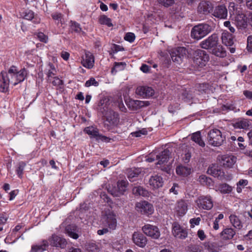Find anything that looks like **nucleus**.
<instances>
[{
  "label": "nucleus",
  "instance_id": "27",
  "mask_svg": "<svg viewBox=\"0 0 252 252\" xmlns=\"http://www.w3.org/2000/svg\"><path fill=\"white\" fill-rule=\"evenodd\" d=\"M23 18L25 19L32 21L35 24H38L40 22V18L37 15H34V12L31 10H27L24 12Z\"/></svg>",
  "mask_w": 252,
  "mask_h": 252
},
{
  "label": "nucleus",
  "instance_id": "52",
  "mask_svg": "<svg viewBox=\"0 0 252 252\" xmlns=\"http://www.w3.org/2000/svg\"><path fill=\"white\" fill-rule=\"evenodd\" d=\"M208 88V84L206 83H202L198 84L197 86V88L199 92L201 93H203L206 91V90Z\"/></svg>",
  "mask_w": 252,
  "mask_h": 252
},
{
  "label": "nucleus",
  "instance_id": "50",
  "mask_svg": "<svg viewBox=\"0 0 252 252\" xmlns=\"http://www.w3.org/2000/svg\"><path fill=\"white\" fill-rule=\"evenodd\" d=\"M135 38V34L132 32H127L126 33L124 39L130 43L133 42Z\"/></svg>",
  "mask_w": 252,
  "mask_h": 252
},
{
  "label": "nucleus",
  "instance_id": "49",
  "mask_svg": "<svg viewBox=\"0 0 252 252\" xmlns=\"http://www.w3.org/2000/svg\"><path fill=\"white\" fill-rule=\"evenodd\" d=\"M224 217V216L222 214H220L219 215L218 217H217L215 220L214 221L213 223V228L215 230H218L219 228V222L220 220H222Z\"/></svg>",
  "mask_w": 252,
  "mask_h": 252
},
{
  "label": "nucleus",
  "instance_id": "22",
  "mask_svg": "<svg viewBox=\"0 0 252 252\" xmlns=\"http://www.w3.org/2000/svg\"><path fill=\"white\" fill-rule=\"evenodd\" d=\"M213 10V5L209 1H202L198 6V11L200 13L207 14Z\"/></svg>",
  "mask_w": 252,
  "mask_h": 252
},
{
  "label": "nucleus",
  "instance_id": "41",
  "mask_svg": "<svg viewBox=\"0 0 252 252\" xmlns=\"http://www.w3.org/2000/svg\"><path fill=\"white\" fill-rule=\"evenodd\" d=\"M218 190L222 193H229L232 190V188L228 184L223 183L218 186Z\"/></svg>",
  "mask_w": 252,
  "mask_h": 252
},
{
  "label": "nucleus",
  "instance_id": "31",
  "mask_svg": "<svg viewBox=\"0 0 252 252\" xmlns=\"http://www.w3.org/2000/svg\"><path fill=\"white\" fill-rule=\"evenodd\" d=\"M235 234L236 232L234 229L228 227L224 229L220 233V235L222 239L227 240L232 239Z\"/></svg>",
  "mask_w": 252,
  "mask_h": 252
},
{
  "label": "nucleus",
  "instance_id": "63",
  "mask_svg": "<svg viewBox=\"0 0 252 252\" xmlns=\"http://www.w3.org/2000/svg\"><path fill=\"white\" fill-rule=\"evenodd\" d=\"M178 188L179 186L178 184L174 183L169 191L171 192H173L175 194H177L178 193Z\"/></svg>",
  "mask_w": 252,
  "mask_h": 252
},
{
  "label": "nucleus",
  "instance_id": "21",
  "mask_svg": "<svg viewBox=\"0 0 252 252\" xmlns=\"http://www.w3.org/2000/svg\"><path fill=\"white\" fill-rule=\"evenodd\" d=\"M234 126L236 128L248 129L251 128L252 126L250 120L240 118L234 124Z\"/></svg>",
  "mask_w": 252,
  "mask_h": 252
},
{
  "label": "nucleus",
  "instance_id": "61",
  "mask_svg": "<svg viewBox=\"0 0 252 252\" xmlns=\"http://www.w3.org/2000/svg\"><path fill=\"white\" fill-rule=\"evenodd\" d=\"M234 106L232 105H223L221 106L220 110L222 111H227L228 110H231L234 109Z\"/></svg>",
  "mask_w": 252,
  "mask_h": 252
},
{
  "label": "nucleus",
  "instance_id": "24",
  "mask_svg": "<svg viewBox=\"0 0 252 252\" xmlns=\"http://www.w3.org/2000/svg\"><path fill=\"white\" fill-rule=\"evenodd\" d=\"M236 161V158L232 155H224L221 157V163L223 166L232 167Z\"/></svg>",
  "mask_w": 252,
  "mask_h": 252
},
{
  "label": "nucleus",
  "instance_id": "15",
  "mask_svg": "<svg viewBox=\"0 0 252 252\" xmlns=\"http://www.w3.org/2000/svg\"><path fill=\"white\" fill-rule=\"evenodd\" d=\"M94 55L89 51H86L85 56L82 57L81 63L83 66L89 69L94 66Z\"/></svg>",
  "mask_w": 252,
  "mask_h": 252
},
{
  "label": "nucleus",
  "instance_id": "58",
  "mask_svg": "<svg viewBox=\"0 0 252 252\" xmlns=\"http://www.w3.org/2000/svg\"><path fill=\"white\" fill-rule=\"evenodd\" d=\"M110 140L111 139L110 138L100 134L98 135V137L96 138V140L97 141L100 140L102 142H105L107 143L109 142Z\"/></svg>",
  "mask_w": 252,
  "mask_h": 252
},
{
  "label": "nucleus",
  "instance_id": "19",
  "mask_svg": "<svg viewBox=\"0 0 252 252\" xmlns=\"http://www.w3.org/2000/svg\"><path fill=\"white\" fill-rule=\"evenodd\" d=\"M172 233L174 237L181 239H185L188 235L187 231L182 229L178 223L174 224Z\"/></svg>",
  "mask_w": 252,
  "mask_h": 252
},
{
  "label": "nucleus",
  "instance_id": "64",
  "mask_svg": "<svg viewBox=\"0 0 252 252\" xmlns=\"http://www.w3.org/2000/svg\"><path fill=\"white\" fill-rule=\"evenodd\" d=\"M191 252H201L202 250L199 246H193L190 248Z\"/></svg>",
  "mask_w": 252,
  "mask_h": 252
},
{
  "label": "nucleus",
  "instance_id": "42",
  "mask_svg": "<svg viewBox=\"0 0 252 252\" xmlns=\"http://www.w3.org/2000/svg\"><path fill=\"white\" fill-rule=\"evenodd\" d=\"M69 26L71 32L80 33L82 31L80 25L75 21H70L69 22Z\"/></svg>",
  "mask_w": 252,
  "mask_h": 252
},
{
  "label": "nucleus",
  "instance_id": "45",
  "mask_svg": "<svg viewBox=\"0 0 252 252\" xmlns=\"http://www.w3.org/2000/svg\"><path fill=\"white\" fill-rule=\"evenodd\" d=\"M86 250L89 252H99V248L94 242H89L86 245Z\"/></svg>",
  "mask_w": 252,
  "mask_h": 252
},
{
  "label": "nucleus",
  "instance_id": "26",
  "mask_svg": "<svg viewBox=\"0 0 252 252\" xmlns=\"http://www.w3.org/2000/svg\"><path fill=\"white\" fill-rule=\"evenodd\" d=\"M205 250L209 252H219L221 250V246L217 242H206L203 243Z\"/></svg>",
  "mask_w": 252,
  "mask_h": 252
},
{
  "label": "nucleus",
  "instance_id": "35",
  "mask_svg": "<svg viewBox=\"0 0 252 252\" xmlns=\"http://www.w3.org/2000/svg\"><path fill=\"white\" fill-rule=\"evenodd\" d=\"M107 121L112 125L116 126L118 124L120 120L118 113L113 112L110 115L107 116Z\"/></svg>",
  "mask_w": 252,
  "mask_h": 252
},
{
  "label": "nucleus",
  "instance_id": "53",
  "mask_svg": "<svg viewBox=\"0 0 252 252\" xmlns=\"http://www.w3.org/2000/svg\"><path fill=\"white\" fill-rule=\"evenodd\" d=\"M37 37L41 42L47 43L48 41V36L44 34L43 32L38 33Z\"/></svg>",
  "mask_w": 252,
  "mask_h": 252
},
{
  "label": "nucleus",
  "instance_id": "33",
  "mask_svg": "<svg viewBox=\"0 0 252 252\" xmlns=\"http://www.w3.org/2000/svg\"><path fill=\"white\" fill-rule=\"evenodd\" d=\"M212 53L213 55L220 58H224L226 56V52L224 48L218 44L212 49Z\"/></svg>",
  "mask_w": 252,
  "mask_h": 252
},
{
  "label": "nucleus",
  "instance_id": "4",
  "mask_svg": "<svg viewBox=\"0 0 252 252\" xmlns=\"http://www.w3.org/2000/svg\"><path fill=\"white\" fill-rule=\"evenodd\" d=\"M193 61L195 65L199 67L205 66L208 61L210 58L209 54L204 50L201 49H197L193 54Z\"/></svg>",
  "mask_w": 252,
  "mask_h": 252
},
{
  "label": "nucleus",
  "instance_id": "17",
  "mask_svg": "<svg viewBox=\"0 0 252 252\" xmlns=\"http://www.w3.org/2000/svg\"><path fill=\"white\" fill-rule=\"evenodd\" d=\"M50 242L52 246L62 249L64 248L67 244L66 241L64 238L56 235H52Z\"/></svg>",
  "mask_w": 252,
  "mask_h": 252
},
{
  "label": "nucleus",
  "instance_id": "37",
  "mask_svg": "<svg viewBox=\"0 0 252 252\" xmlns=\"http://www.w3.org/2000/svg\"><path fill=\"white\" fill-rule=\"evenodd\" d=\"M84 131L91 137L95 138L96 140L99 135L98 129L94 126H88L84 129Z\"/></svg>",
  "mask_w": 252,
  "mask_h": 252
},
{
  "label": "nucleus",
  "instance_id": "20",
  "mask_svg": "<svg viewBox=\"0 0 252 252\" xmlns=\"http://www.w3.org/2000/svg\"><path fill=\"white\" fill-rule=\"evenodd\" d=\"M207 172L209 174L220 180L224 178V172L216 165H213L209 167Z\"/></svg>",
  "mask_w": 252,
  "mask_h": 252
},
{
  "label": "nucleus",
  "instance_id": "29",
  "mask_svg": "<svg viewBox=\"0 0 252 252\" xmlns=\"http://www.w3.org/2000/svg\"><path fill=\"white\" fill-rule=\"evenodd\" d=\"M235 23L239 29H245L247 26L246 16L244 14H237L235 17Z\"/></svg>",
  "mask_w": 252,
  "mask_h": 252
},
{
  "label": "nucleus",
  "instance_id": "62",
  "mask_svg": "<svg viewBox=\"0 0 252 252\" xmlns=\"http://www.w3.org/2000/svg\"><path fill=\"white\" fill-rule=\"evenodd\" d=\"M52 17L55 21H61L62 15L60 13H55L52 14Z\"/></svg>",
  "mask_w": 252,
  "mask_h": 252
},
{
  "label": "nucleus",
  "instance_id": "34",
  "mask_svg": "<svg viewBox=\"0 0 252 252\" xmlns=\"http://www.w3.org/2000/svg\"><path fill=\"white\" fill-rule=\"evenodd\" d=\"M176 172L179 175L187 176L190 174L191 169L187 166L179 165L176 167Z\"/></svg>",
  "mask_w": 252,
  "mask_h": 252
},
{
  "label": "nucleus",
  "instance_id": "57",
  "mask_svg": "<svg viewBox=\"0 0 252 252\" xmlns=\"http://www.w3.org/2000/svg\"><path fill=\"white\" fill-rule=\"evenodd\" d=\"M200 220L201 219L199 217L196 218H192L189 220V222L191 224V225L194 227L195 225H199Z\"/></svg>",
  "mask_w": 252,
  "mask_h": 252
},
{
  "label": "nucleus",
  "instance_id": "38",
  "mask_svg": "<svg viewBox=\"0 0 252 252\" xmlns=\"http://www.w3.org/2000/svg\"><path fill=\"white\" fill-rule=\"evenodd\" d=\"M192 141L198 144L200 146L204 147L205 146V142L202 140L200 131L193 133L191 137Z\"/></svg>",
  "mask_w": 252,
  "mask_h": 252
},
{
  "label": "nucleus",
  "instance_id": "14",
  "mask_svg": "<svg viewBox=\"0 0 252 252\" xmlns=\"http://www.w3.org/2000/svg\"><path fill=\"white\" fill-rule=\"evenodd\" d=\"M227 13V9L226 6L223 4L216 6L215 9L212 10V15L213 16L221 19H226Z\"/></svg>",
  "mask_w": 252,
  "mask_h": 252
},
{
  "label": "nucleus",
  "instance_id": "23",
  "mask_svg": "<svg viewBox=\"0 0 252 252\" xmlns=\"http://www.w3.org/2000/svg\"><path fill=\"white\" fill-rule=\"evenodd\" d=\"M149 183L150 186L153 189H158L162 187L163 180L160 176L155 175L151 177Z\"/></svg>",
  "mask_w": 252,
  "mask_h": 252
},
{
  "label": "nucleus",
  "instance_id": "39",
  "mask_svg": "<svg viewBox=\"0 0 252 252\" xmlns=\"http://www.w3.org/2000/svg\"><path fill=\"white\" fill-rule=\"evenodd\" d=\"M48 246L47 241H44L42 244L33 245L32 247L31 252H43Z\"/></svg>",
  "mask_w": 252,
  "mask_h": 252
},
{
  "label": "nucleus",
  "instance_id": "48",
  "mask_svg": "<svg viewBox=\"0 0 252 252\" xmlns=\"http://www.w3.org/2000/svg\"><path fill=\"white\" fill-rule=\"evenodd\" d=\"M98 85L99 83L96 81L94 78L92 77L86 82L85 86L86 87H89L91 86L97 87L98 86Z\"/></svg>",
  "mask_w": 252,
  "mask_h": 252
},
{
  "label": "nucleus",
  "instance_id": "55",
  "mask_svg": "<svg viewBox=\"0 0 252 252\" xmlns=\"http://www.w3.org/2000/svg\"><path fill=\"white\" fill-rule=\"evenodd\" d=\"M52 84L55 86L60 87L63 84V80L58 77H54V80L52 82Z\"/></svg>",
  "mask_w": 252,
  "mask_h": 252
},
{
  "label": "nucleus",
  "instance_id": "40",
  "mask_svg": "<svg viewBox=\"0 0 252 252\" xmlns=\"http://www.w3.org/2000/svg\"><path fill=\"white\" fill-rule=\"evenodd\" d=\"M132 191L133 193L135 195L147 196L148 195V191L141 187L133 188Z\"/></svg>",
  "mask_w": 252,
  "mask_h": 252
},
{
  "label": "nucleus",
  "instance_id": "30",
  "mask_svg": "<svg viewBox=\"0 0 252 252\" xmlns=\"http://www.w3.org/2000/svg\"><path fill=\"white\" fill-rule=\"evenodd\" d=\"M65 233L71 238L77 239L78 237L77 227L74 224L68 225L65 229Z\"/></svg>",
  "mask_w": 252,
  "mask_h": 252
},
{
  "label": "nucleus",
  "instance_id": "18",
  "mask_svg": "<svg viewBox=\"0 0 252 252\" xmlns=\"http://www.w3.org/2000/svg\"><path fill=\"white\" fill-rule=\"evenodd\" d=\"M128 183L125 180L119 181L117 183V189L111 190V193L114 196H118L123 194L127 189Z\"/></svg>",
  "mask_w": 252,
  "mask_h": 252
},
{
  "label": "nucleus",
  "instance_id": "11",
  "mask_svg": "<svg viewBox=\"0 0 252 252\" xmlns=\"http://www.w3.org/2000/svg\"><path fill=\"white\" fill-rule=\"evenodd\" d=\"M126 102L127 107L133 111L137 110L150 105V102L148 101H141L132 99L127 100Z\"/></svg>",
  "mask_w": 252,
  "mask_h": 252
},
{
  "label": "nucleus",
  "instance_id": "51",
  "mask_svg": "<svg viewBox=\"0 0 252 252\" xmlns=\"http://www.w3.org/2000/svg\"><path fill=\"white\" fill-rule=\"evenodd\" d=\"M48 66L49 67V69L47 75L48 77H51L53 75H54L55 74L56 71L54 65L52 63H49L48 64Z\"/></svg>",
  "mask_w": 252,
  "mask_h": 252
},
{
  "label": "nucleus",
  "instance_id": "43",
  "mask_svg": "<svg viewBox=\"0 0 252 252\" xmlns=\"http://www.w3.org/2000/svg\"><path fill=\"white\" fill-rule=\"evenodd\" d=\"M198 181L201 184L204 186H210L212 184V179L204 175H200L198 178Z\"/></svg>",
  "mask_w": 252,
  "mask_h": 252
},
{
  "label": "nucleus",
  "instance_id": "2",
  "mask_svg": "<svg viewBox=\"0 0 252 252\" xmlns=\"http://www.w3.org/2000/svg\"><path fill=\"white\" fill-rule=\"evenodd\" d=\"M213 30V27L208 24H199L192 28L191 37L194 39L199 40L206 36Z\"/></svg>",
  "mask_w": 252,
  "mask_h": 252
},
{
  "label": "nucleus",
  "instance_id": "60",
  "mask_svg": "<svg viewBox=\"0 0 252 252\" xmlns=\"http://www.w3.org/2000/svg\"><path fill=\"white\" fill-rule=\"evenodd\" d=\"M197 235L198 237L201 241L205 240L206 238V235H205L204 231L202 229H199L198 230Z\"/></svg>",
  "mask_w": 252,
  "mask_h": 252
},
{
  "label": "nucleus",
  "instance_id": "7",
  "mask_svg": "<svg viewBox=\"0 0 252 252\" xmlns=\"http://www.w3.org/2000/svg\"><path fill=\"white\" fill-rule=\"evenodd\" d=\"M199 209L210 210L213 206V201L210 196H201L196 201Z\"/></svg>",
  "mask_w": 252,
  "mask_h": 252
},
{
  "label": "nucleus",
  "instance_id": "54",
  "mask_svg": "<svg viewBox=\"0 0 252 252\" xmlns=\"http://www.w3.org/2000/svg\"><path fill=\"white\" fill-rule=\"evenodd\" d=\"M191 157V154L190 152L188 151L186 152V153L184 154V156L183 157V160L184 162L186 163H188L190 159V158Z\"/></svg>",
  "mask_w": 252,
  "mask_h": 252
},
{
  "label": "nucleus",
  "instance_id": "56",
  "mask_svg": "<svg viewBox=\"0 0 252 252\" xmlns=\"http://www.w3.org/2000/svg\"><path fill=\"white\" fill-rule=\"evenodd\" d=\"M247 48L249 52H252V35H249L247 38Z\"/></svg>",
  "mask_w": 252,
  "mask_h": 252
},
{
  "label": "nucleus",
  "instance_id": "10",
  "mask_svg": "<svg viewBox=\"0 0 252 252\" xmlns=\"http://www.w3.org/2000/svg\"><path fill=\"white\" fill-rule=\"evenodd\" d=\"M142 229L145 234L153 239H158L160 235L158 228L155 225L147 224L142 227Z\"/></svg>",
  "mask_w": 252,
  "mask_h": 252
},
{
  "label": "nucleus",
  "instance_id": "13",
  "mask_svg": "<svg viewBox=\"0 0 252 252\" xmlns=\"http://www.w3.org/2000/svg\"><path fill=\"white\" fill-rule=\"evenodd\" d=\"M154 90L148 86H139L135 90L136 94L143 98L150 97L154 95Z\"/></svg>",
  "mask_w": 252,
  "mask_h": 252
},
{
  "label": "nucleus",
  "instance_id": "59",
  "mask_svg": "<svg viewBox=\"0 0 252 252\" xmlns=\"http://www.w3.org/2000/svg\"><path fill=\"white\" fill-rule=\"evenodd\" d=\"M224 26L225 27H227L228 28L229 30L232 32L234 33L235 32V28L232 27L231 25L230 22L229 21H225L223 23Z\"/></svg>",
  "mask_w": 252,
  "mask_h": 252
},
{
  "label": "nucleus",
  "instance_id": "6",
  "mask_svg": "<svg viewBox=\"0 0 252 252\" xmlns=\"http://www.w3.org/2000/svg\"><path fill=\"white\" fill-rule=\"evenodd\" d=\"M170 155V151L168 149H165L159 155L157 156V158L158 160V164L160 165L159 168L166 172H168L170 170L169 166H166V163L168 161Z\"/></svg>",
  "mask_w": 252,
  "mask_h": 252
},
{
  "label": "nucleus",
  "instance_id": "25",
  "mask_svg": "<svg viewBox=\"0 0 252 252\" xmlns=\"http://www.w3.org/2000/svg\"><path fill=\"white\" fill-rule=\"evenodd\" d=\"M104 223L106 225L108 226L110 229H115L117 225L115 215L112 213L107 215L105 218Z\"/></svg>",
  "mask_w": 252,
  "mask_h": 252
},
{
  "label": "nucleus",
  "instance_id": "36",
  "mask_svg": "<svg viewBox=\"0 0 252 252\" xmlns=\"http://www.w3.org/2000/svg\"><path fill=\"white\" fill-rule=\"evenodd\" d=\"M140 173L141 170L139 168L129 169L127 170V177L130 181L133 182Z\"/></svg>",
  "mask_w": 252,
  "mask_h": 252
},
{
  "label": "nucleus",
  "instance_id": "5",
  "mask_svg": "<svg viewBox=\"0 0 252 252\" xmlns=\"http://www.w3.org/2000/svg\"><path fill=\"white\" fill-rule=\"evenodd\" d=\"M219 44V37L217 34L213 33L200 43V46L206 50L213 49Z\"/></svg>",
  "mask_w": 252,
  "mask_h": 252
},
{
  "label": "nucleus",
  "instance_id": "1",
  "mask_svg": "<svg viewBox=\"0 0 252 252\" xmlns=\"http://www.w3.org/2000/svg\"><path fill=\"white\" fill-rule=\"evenodd\" d=\"M27 74L25 68L19 70L15 65L10 66L7 71H2L0 73V92H7L10 85L14 86L23 82Z\"/></svg>",
  "mask_w": 252,
  "mask_h": 252
},
{
  "label": "nucleus",
  "instance_id": "44",
  "mask_svg": "<svg viewBox=\"0 0 252 252\" xmlns=\"http://www.w3.org/2000/svg\"><path fill=\"white\" fill-rule=\"evenodd\" d=\"M99 22L102 25H105L109 27H112L113 25L111 19L105 15H101L99 18Z\"/></svg>",
  "mask_w": 252,
  "mask_h": 252
},
{
  "label": "nucleus",
  "instance_id": "8",
  "mask_svg": "<svg viewBox=\"0 0 252 252\" xmlns=\"http://www.w3.org/2000/svg\"><path fill=\"white\" fill-rule=\"evenodd\" d=\"M187 53V50L186 48L178 47L171 51L170 56L174 62L180 63L182 62L184 57L186 56Z\"/></svg>",
  "mask_w": 252,
  "mask_h": 252
},
{
  "label": "nucleus",
  "instance_id": "47",
  "mask_svg": "<svg viewBox=\"0 0 252 252\" xmlns=\"http://www.w3.org/2000/svg\"><path fill=\"white\" fill-rule=\"evenodd\" d=\"M175 0H157L158 3L161 6L168 8L175 3Z\"/></svg>",
  "mask_w": 252,
  "mask_h": 252
},
{
  "label": "nucleus",
  "instance_id": "12",
  "mask_svg": "<svg viewBox=\"0 0 252 252\" xmlns=\"http://www.w3.org/2000/svg\"><path fill=\"white\" fill-rule=\"evenodd\" d=\"M187 201L181 199L178 201L174 208V211L176 215L179 217L184 216L187 212L188 209Z\"/></svg>",
  "mask_w": 252,
  "mask_h": 252
},
{
  "label": "nucleus",
  "instance_id": "3",
  "mask_svg": "<svg viewBox=\"0 0 252 252\" xmlns=\"http://www.w3.org/2000/svg\"><path fill=\"white\" fill-rule=\"evenodd\" d=\"M207 139L210 145L214 147H219L223 144L225 137L222 135L220 130L214 128L208 133Z\"/></svg>",
  "mask_w": 252,
  "mask_h": 252
},
{
  "label": "nucleus",
  "instance_id": "16",
  "mask_svg": "<svg viewBox=\"0 0 252 252\" xmlns=\"http://www.w3.org/2000/svg\"><path fill=\"white\" fill-rule=\"evenodd\" d=\"M132 240L135 245L141 248H144L147 242L146 237L143 234L136 232L133 234Z\"/></svg>",
  "mask_w": 252,
  "mask_h": 252
},
{
  "label": "nucleus",
  "instance_id": "46",
  "mask_svg": "<svg viewBox=\"0 0 252 252\" xmlns=\"http://www.w3.org/2000/svg\"><path fill=\"white\" fill-rule=\"evenodd\" d=\"M26 165V163L23 161L20 162L17 165L16 171L17 175L20 178L23 176V171Z\"/></svg>",
  "mask_w": 252,
  "mask_h": 252
},
{
  "label": "nucleus",
  "instance_id": "28",
  "mask_svg": "<svg viewBox=\"0 0 252 252\" xmlns=\"http://www.w3.org/2000/svg\"><path fill=\"white\" fill-rule=\"evenodd\" d=\"M221 38L222 43L226 46H231L234 43L233 35L226 31L223 32Z\"/></svg>",
  "mask_w": 252,
  "mask_h": 252
},
{
  "label": "nucleus",
  "instance_id": "32",
  "mask_svg": "<svg viewBox=\"0 0 252 252\" xmlns=\"http://www.w3.org/2000/svg\"><path fill=\"white\" fill-rule=\"evenodd\" d=\"M229 218L230 223L235 228L240 229L243 227L242 221L235 214H231Z\"/></svg>",
  "mask_w": 252,
  "mask_h": 252
},
{
  "label": "nucleus",
  "instance_id": "9",
  "mask_svg": "<svg viewBox=\"0 0 252 252\" xmlns=\"http://www.w3.org/2000/svg\"><path fill=\"white\" fill-rule=\"evenodd\" d=\"M136 210L142 214L147 216L151 215L154 212L153 205L148 202L144 201L138 202L136 204Z\"/></svg>",
  "mask_w": 252,
  "mask_h": 252
}]
</instances>
